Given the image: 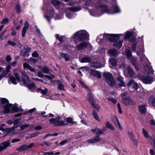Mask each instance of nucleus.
I'll return each instance as SVG.
<instances>
[{
  "label": "nucleus",
  "mask_w": 155,
  "mask_h": 155,
  "mask_svg": "<svg viewBox=\"0 0 155 155\" xmlns=\"http://www.w3.org/2000/svg\"><path fill=\"white\" fill-rule=\"evenodd\" d=\"M81 9V8L79 7H72L67 8V10L73 12H78Z\"/></svg>",
  "instance_id": "28"
},
{
  "label": "nucleus",
  "mask_w": 155,
  "mask_h": 155,
  "mask_svg": "<svg viewBox=\"0 0 155 155\" xmlns=\"http://www.w3.org/2000/svg\"><path fill=\"white\" fill-rule=\"evenodd\" d=\"M106 126L108 128L112 130H115L114 127L108 121L106 122Z\"/></svg>",
  "instance_id": "34"
},
{
  "label": "nucleus",
  "mask_w": 155,
  "mask_h": 155,
  "mask_svg": "<svg viewBox=\"0 0 155 155\" xmlns=\"http://www.w3.org/2000/svg\"><path fill=\"white\" fill-rule=\"evenodd\" d=\"M143 133L144 136L146 138H148L149 136L147 132L145 130L144 128L142 129Z\"/></svg>",
  "instance_id": "50"
},
{
  "label": "nucleus",
  "mask_w": 155,
  "mask_h": 155,
  "mask_svg": "<svg viewBox=\"0 0 155 155\" xmlns=\"http://www.w3.org/2000/svg\"><path fill=\"white\" fill-rule=\"evenodd\" d=\"M81 85L83 87H84L86 89V91H87V88H88L87 87L84 83V82L81 81H79Z\"/></svg>",
  "instance_id": "64"
},
{
  "label": "nucleus",
  "mask_w": 155,
  "mask_h": 155,
  "mask_svg": "<svg viewBox=\"0 0 155 155\" xmlns=\"http://www.w3.org/2000/svg\"><path fill=\"white\" fill-rule=\"evenodd\" d=\"M12 104H6L4 107L5 112L6 113L9 112L10 110V108L12 107Z\"/></svg>",
  "instance_id": "30"
},
{
  "label": "nucleus",
  "mask_w": 155,
  "mask_h": 155,
  "mask_svg": "<svg viewBox=\"0 0 155 155\" xmlns=\"http://www.w3.org/2000/svg\"><path fill=\"white\" fill-rule=\"evenodd\" d=\"M62 118L60 116H58L55 118H52L49 120V122L51 124H54V126H56L66 125L67 124L65 123L64 121L61 120Z\"/></svg>",
  "instance_id": "5"
},
{
  "label": "nucleus",
  "mask_w": 155,
  "mask_h": 155,
  "mask_svg": "<svg viewBox=\"0 0 155 155\" xmlns=\"http://www.w3.org/2000/svg\"><path fill=\"white\" fill-rule=\"evenodd\" d=\"M120 35H122L105 34L104 35L103 37L110 41L114 42V45L118 49H120L122 46L123 41H118L117 39L119 38Z\"/></svg>",
  "instance_id": "1"
},
{
  "label": "nucleus",
  "mask_w": 155,
  "mask_h": 155,
  "mask_svg": "<svg viewBox=\"0 0 155 155\" xmlns=\"http://www.w3.org/2000/svg\"><path fill=\"white\" fill-rule=\"evenodd\" d=\"M23 68L24 69H28V70L32 72H35V71L34 68L30 66L27 63H25L23 64Z\"/></svg>",
  "instance_id": "23"
},
{
  "label": "nucleus",
  "mask_w": 155,
  "mask_h": 155,
  "mask_svg": "<svg viewBox=\"0 0 155 155\" xmlns=\"http://www.w3.org/2000/svg\"><path fill=\"white\" fill-rule=\"evenodd\" d=\"M11 68V66L10 65H8L6 68V70L2 71V76L3 77H5L6 74L9 73L10 71Z\"/></svg>",
  "instance_id": "29"
},
{
  "label": "nucleus",
  "mask_w": 155,
  "mask_h": 155,
  "mask_svg": "<svg viewBox=\"0 0 155 155\" xmlns=\"http://www.w3.org/2000/svg\"><path fill=\"white\" fill-rule=\"evenodd\" d=\"M37 59L35 58H31L30 59H28L27 60V61L28 62H29V61L30 62V63L31 64H32L33 63H35L37 61Z\"/></svg>",
  "instance_id": "42"
},
{
  "label": "nucleus",
  "mask_w": 155,
  "mask_h": 155,
  "mask_svg": "<svg viewBox=\"0 0 155 155\" xmlns=\"http://www.w3.org/2000/svg\"><path fill=\"white\" fill-rule=\"evenodd\" d=\"M96 134L97 135H99L100 136V135L103 134V132L102 131V130H101L99 128H98Z\"/></svg>",
  "instance_id": "54"
},
{
  "label": "nucleus",
  "mask_w": 155,
  "mask_h": 155,
  "mask_svg": "<svg viewBox=\"0 0 155 155\" xmlns=\"http://www.w3.org/2000/svg\"><path fill=\"white\" fill-rule=\"evenodd\" d=\"M20 55L21 56H26L27 57H28L29 55V54H28L27 52L25 50L24 48L21 51L20 53Z\"/></svg>",
  "instance_id": "32"
},
{
  "label": "nucleus",
  "mask_w": 155,
  "mask_h": 155,
  "mask_svg": "<svg viewBox=\"0 0 155 155\" xmlns=\"http://www.w3.org/2000/svg\"><path fill=\"white\" fill-rule=\"evenodd\" d=\"M139 109L140 112L142 114H145L146 111V105L145 104H140L139 106Z\"/></svg>",
  "instance_id": "24"
},
{
  "label": "nucleus",
  "mask_w": 155,
  "mask_h": 155,
  "mask_svg": "<svg viewBox=\"0 0 155 155\" xmlns=\"http://www.w3.org/2000/svg\"><path fill=\"white\" fill-rule=\"evenodd\" d=\"M108 54L110 56H116L118 55V52L114 49H111L107 50Z\"/></svg>",
  "instance_id": "21"
},
{
  "label": "nucleus",
  "mask_w": 155,
  "mask_h": 155,
  "mask_svg": "<svg viewBox=\"0 0 155 155\" xmlns=\"http://www.w3.org/2000/svg\"><path fill=\"white\" fill-rule=\"evenodd\" d=\"M16 10L18 13L19 14L21 12L20 6L19 4H18L16 6Z\"/></svg>",
  "instance_id": "52"
},
{
  "label": "nucleus",
  "mask_w": 155,
  "mask_h": 155,
  "mask_svg": "<svg viewBox=\"0 0 155 155\" xmlns=\"http://www.w3.org/2000/svg\"><path fill=\"white\" fill-rule=\"evenodd\" d=\"M121 95L122 98V103L126 106L128 105L130 101V99L127 96V92H125L124 93H122Z\"/></svg>",
  "instance_id": "7"
},
{
  "label": "nucleus",
  "mask_w": 155,
  "mask_h": 155,
  "mask_svg": "<svg viewBox=\"0 0 155 155\" xmlns=\"http://www.w3.org/2000/svg\"><path fill=\"white\" fill-rule=\"evenodd\" d=\"M127 71L130 76H132L134 74L133 71L129 66L127 67Z\"/></svg>",
  "instance_id": "40"
},
{
  "label": "nucleus",
  "mask_w": 155,
  "mask_h": 155,
  "mask_svg": "<svg viewBox=\"0 0 155 155\" xmlns=\"http://www.w3.org/2000/svg\"><path fill=\"white\" fill-rule=\"evenodd\" d=\"M132 54L131 51L129 50H127L126 52V56L129 59H130V61L132 63L134 67L135 68L138 70V67L137 64L136 63V59L135 58H131Z\"/></svg>",
  "instance_id": "9"
},
{
  "label": "nucleus",
  "mask_w": 155,
  "mask_h": 155,
  "mask_svg": "<svg viewBox=\"0 0 155 155\" xmlns=\"http://www.w3.org/2000/svg\"><path fill=\"white\" fill-rule=\"evenodd\" d=\"M52 3L55 7H56L60 4V2L56 0H53L52 1Z\"/></svg>",
  "instance_id": "46"
},
{
  "label": "nucleus",
  "mask_w": 155,
  "mask_h": 155,
  "mask_svg": "<svg viewBox=\"0 0 155 155\" xmlns=\"http://www.w3.org/2000/svg\"><path fill=\"white\" fill-rule=\"evenodd\" d=\"M19 121V120H16L14 121V126L13 127H12L13 129L14 128H17L18 127Z\"/></svg>",
  "instance_id": "41"
},
{
  "label": "nucleus",
  "mask_w": 155,
  "mask_h": 155,
  "mask_svg": "<svg viewBox=\"0 0 155 155\" xmlns=\"http://www.w3.org/2000/svg\"><path fill=\"white\" fill-rule=\"evenodd\" d=\"M87 99L89 101L91 105H94V99L92 95L90 89L89 88H87Z\"/></svg>",
  "instance_id": "13"
},
{
  "label": "nucleus",
  "mask_w": 155,
  "mask_h": 155,
  "mask_svg": "<svg viewBox=\"0 0 155 155\" xmlns=\"http://www.w3.org/2000/svg\"><path fill=\"white\" fill-rule=\"evenodd\" d=\"M24 48L28 53L31 51V48L28 46H25L24 47Z\"/></svg>",
  "instance_id": "53"
},
{
  "label": "nucleus",
  "mask_w": 155,
  "mask_h": 155,
  "mask_svg": "<svg viewBox=\"0 0 155 155\" xmlns=\"http://www.w3.org/2000/svg\"><path fill=\"white\" fill-rule=\"evenodd\" d=\"M98 9L101 12V14L106 13L109 14H114L120 12V10L117 5H116L114 7V11L113 12L110 10L106 6L99 5Z\"/></svg>",
  "instance_id": "2"
},
{
  "label": "nucleus",
  "mask_w": 155,
  "mask_h": 155,
  "mask_svg": "<svg viewBox=\"0 0 155 155\" xmlns=\"http://www.w3.org/2000/svg\"><path fill=\"white\" fill-rule=\"evenodd\" d=\"M145 74H153L154 71L153 70L150 64V63H148L146 65L145 67Z\"/></svg>",
  "instance_id": "14"
},
{
  "label": "nucleus",
  "mask_w": 155,
  "mask_h": 155,
  "mask_svg": "<svg viewBox=\"0 0 155 155\" xmlns=\"http://www.w3.org/2000/svg\"><path fill=\"white\" fill-rule=\"evenodd\" d=\"M139 79L145 84H150L153 81V78L149 76H139Z\"/></svg>",
  "instance_id": "8"
},
{
  "label": "nucleus",
  "mask_w": 155,
  "mask_h": 155,
  "mask_svg": "<svg viewBox=\"0 0 155 155\" xmlns=\"http://www.w3.org/2000/svg\"><path fill=\"white\" fill-rule=\"evenodd\" d=\"M10 142L9 141H6L0 144V152L10 146Z\"/></svg>",
  "instance_id": "15"
},
{
  "label": "nucleus",
  "mask_w": 155,
  "mask_h": 155,
  "mask_svg": "<svg viewBox=\"0 0 155 155\" xmlns=\"http://www.w3.org/2000/svg\"><path fill=\"white\" fill-rule=\"evenodd\" d=\"M34 145L35 144L34 143H31L28 145L26 144L23 145L17 148L16 150L20 152L25 151L33 147Z\"/></svg>",
  "instance_id": "10"
},
{
  "label": "nucleus",
  "mask_w": 155,
  "mask_h": 155,
  "mask_svg": "<svg viewBox=\"0 0 155 155\" xmlns=\"http://www.w3.org/2000/svg\"><path fill=\"white\" fill-rule=\"evenodd\" d=\"M93 107H94V108L97 110H98L100 108V106L97 104L95 105L94 104V105H91Z\"/></svg>",
  "instance_id": "59"
},
{
  "label": "nucleus",
  "mask_w": 155,
  "mask_h": 155,
  "mask_svg": "<svg viewBox=\"0 0 155 155\" xmlns=\"http://www.w3.org/2000/svg\"><path fill=\"white\" fill-rule=\"evenodd\" d=\"M43 72L45 74H47L49 72V69L48 68L46 67H45L43 68Z\"/></svg>",
  "instance_id": "58"
},
{
  "label": "nucleus",
  "mask_w": 155,
  "mask_h": 155,
  "mask_svg": "<svg viewBox=\"0 0 155 155\" xmlns=\"http://www.w3.org/2000/svg\"><path fill=\"white\" fill-rule=\"evenodd\" d=\"M91 67L96 68H101L103 67V66H101V64L99 62H94L90 64Z\"/></svg>",
  "instance_id": "27"
},
{
  "label": "nucleus",
  "mask_w": 155,
  "mask_h": 155,
  "mask_svg": "<svg viewBox=\"0 0 155 155\" xmlns=\"http://www.w3.org/2000/svg\"><path fill=\"white\" fill-rule=\"evenodd\" d=\"M89 35L85 30H81L76 32L74 35V38H78L81 41L87 39L89 38Z\"/></svg>",
  "instance_id": "4"
},
{
  "label": "nucleus",
  "mask_w": 155,
  "mask_h": 155,
  "mask_svg": "<svg viewBox=\"0 0 155 155\" xmlns=\"http://www.w3.org/2000/svg\"><path fill=\"white\" fill-rule=\"evenodd\" d=\"M129 137L131 141L134 139V136L132 133H130L129 132Z\"/></svg>",
  "instance_id": "55"
},
{
  "label": "nucleus",
  "mask_w": 155,
  "mask_h": 155,
  "mask_svg": "<svg viewBox=\"0 0 155 155\" xmlns=\"http://www.w3.org/2000/svg\"><path fill=\"white\" fill-rule=\"evenodd\" d=\"M54 154V152L53 151L50 152H44L43 155H53Z\"/></svg>",
  "instance_id": "63"
},
{
  "label": "nucleus",
  "mask_w": 155,
  "mask_h": 155,
  "mask_svg": "<svg viewBox=\"0 0 155 155\" xmlns=\"http://www.w3.org/2000/svg\"><path fill=\"white\" fill-rule=\"evenodd\" d=\"M29 28V24L28 22H26L24 24V26L22 30V35L23 37L25 36L26 31Z\"/></svg>",
  "instance_id": "19"
},
{
  "label": "nucleus",
  "mask_w": 155,
  "mask_h": 155,
  "mask_svg": "<svg viewBox=\"0 0 155 155\" xmlns=\"http://www.w3.org/2000/svg\"><path fill=\"white\" fill-rule=\"evenodd\" d=\"M109 61L113 66H116L117 65V62L115 59L113 58H110L109 59Z\"/></svg>",
  "instance_id": "31"
},
{
  "label": "nucleus",
  "mask_w": 155,
  "mask_h": 155,
  "mask_svg": "<svg viewBox=\"0 0 155 155\" xmlns=\"http://www.w3.org/2000/svg\"><path fill=\"white\" fill-rule=\"evenodd\" d=\"M12 109L15 112L22 111H23L22 109L15 106L13 107Z\"/></svg>",
  "instance_id": "39"
},
{
  "label": "nucleus",
  "mask_w": 155,
  "mask_h": 155,
  "mask_svg": "<svg viewBox=\"0 0 155 155\" xmlns=\"http://www.w3.org/2000/svg\"><path fill=\"white\" fill-rule=\"evenodd\" d=\"M58 88L60 90L63 91L65 90L64 85L61 83L58 84Z\"/></svg>",
  "instance_id": "48"
},
{
  "label": "nucleus",
  "mask_w": 155,
  "mask_h": 155,
  "mask_svg": "<svg viewBox=\"0 0 155 155\" xmlns=\"http://www.w3.org/2000/svg\"><path fill=\"white\" fill-rule=\"evenodd\" d=\"M149 99L151 102L153 106H155V95L150 96Z\"/></svg>",
  "instance_id": "33"
},
{
  "label": "nucleus",
  "mask_w": 155,
  "mask_h": 155,
  "mask_svg": "<svg viewBox=\"0 0 155 155\" xmlns=\"http://www.w3.org/2000/svg\"><path fill=\"white\" fill-rule=\"evenodd\" d=\"M39 134V133L38 132H36L35 133H33L31 134H28V136H30V137L31 138H32L34 137H35L37 136Z\"/></svg>",
  "instance_id": "47"
},
{
  "label": "nucleus",
  "mask_w": 155,
  "mask_h": 155,
  "mask_svg": "<svg viewBox=\"0 0 155 155\" xmlns=\"http://www.w3.org/2000/svg\"><path fill=\"white\" fill-rule=\"evenodd\" d=\"M7 43L9 45L12 46H15L16 45V44L15 42L12 41L8 40V41Z\"/></svg>",
  "instance_id": "51"
},
{
  "label": "nucleus",
  "mask_w": 155,
  "mask_h": 155,
  "mask_svg": "<svg viewBox=\"0 0 155 155\" xmlns=\"http://www.w3.org/2000/svg\"><path fill=\"white\" fill-rule=\"evenodd\" d=\"M101 138L99 135H96L94 139H89L87 140V142L89 143H94L99 142L100 141Z\"/></svg>",
  "instance_id": "20"
},
{
  "label": "nucleus",
  "mask_w": 155,
  "mask_h": 155,
  "mask_svg": "<svg viewBox=\"0 0 155 155\" xmlns=\"http://www.w3.org/2000/svg\"><path fill=\"white\" fill-rule=\"evenodd\" d=\"M66 120L67 122L71 124H74L76 123V122L73 121L71 117L67 118L66 119Z\"/></svg>",
  "instance_id": "43"
},
{
  "label": "nucleus",
  "mask_w": 155,
  "mask_h": 155,
  "mask_svg": "<svg viewBox=\"0 0 155 155\" xmlns=\"http://www.w3.org/2000/svg\"><path fill=\"white\" fill-rule=\"evenodd\" d=\"M38 76L40 78H43L45 77L44 74L40 71L38 72Z\"/></svg>",
  "instance_id": "62"
},
{
  "label": "nucleus",
  "mask_w": 155,
  "mask_h": 155,
  "mask_svg": "<svg viewBox=\"0 0 155 155\" xmlns=\"http://www.w3.org/2000/svg\"><path fill=\"white\" fill-rule=\"evenodd\" d=\"M88 45L87 43L85 42H83L77 44L76 47L77 49L80 50L87 48Z\"/></svg>",
  "instance_id": "17"
},
{
  "label": "nucleus",
  "mask_w": 155,
  "mask_h": 155,
  "mask_svg": "<svg viewBox=\"0 0 155 155\" xmlns=\"http://www.w3.org/2000/svg\"><path fill=\"white\" fill-rule=\"evenodd\" d=\"M89 13L91 15L94 16H98L101 15V14L100 15L97 14V13H95V11L93 10H89Z\"/></svg>",
  "instance_id": "45"
},
{
  "label": "nucleus",
  "mask_w": 155,
  "mask_h": 155,
  "mask_svg": "<svg viewBox=\"0 0 155 155\" xmlns=\"http://www.w3.org/2000/svg\"><path fill=\"white\" fill-rule=\"evenodd\" d=\"M127 85L130 88H132L134 90L137 89L138 87L137 84L133 80H130L128 82Z\"/></svg>",
  "instance_id": "16"
},
{
  "label": "nucleus",
  "mask_w": 155,
  "mask_h": 155,
  "mask_svg": "<svg viewBox=\"0 0 155 155\" xmlns=\"http://www.w3.org/2000/svg\"><path fill=\"white\" fill-rule=\"evenodd\" d=\"M21 73L22 75L21 79L23 83L25 85H27L28 83L30 82L29 78L25 72L21 71Z\"/></svg>",
  "instance_id": "11"
},
{
  "label": "nucleus",
  "mask_w": 155,
  "mask_h": 155,
  "mask_svg": "<svg viewBox=\"0 0 155 155\" xmlns=\"http://www.w3.org/2000/svg\"><path fill=\"white\" fill-rule=\"evenodd\" d=\"M91 61V58L88 56L84 57L80 61L82 63H89Z\"/></svg>",
  "instance_id": "26"
},
{
  "label": "nucleus",
  "mask_w": 155,
  "mask_h": 155,
  "mask_svg": "<svg viewBox=\"0 0 155 155\" xmlns=\"http://www.w3.org/2000/svg\"><path fill=\"white\" fill-rule=\"evenodd\" d=\"M92 114L94 118L96 120L98 121L99 122H100V120L99 117L98 116V114L94 110H92Z\"/></svg>",
  "instance_id": "35"
},
{
  "label": "nucleus",
  "mask_w": 155,
  "mask_h": 155,
  "mask_svg": "<svg viewBox=\"0 0 155 155\" xmlns=\"http://www.w3.org/2000/svg\"><path fill=\"white\" fill-rule=\"evenodd\" d=\"M117 79L118 81V84L120 87L125 86V83L123 81V78L120 75L118 76Z\"/></svg>",
  "instance_id": "22"
},
{
  "label": "nucleus",
  "mask_w": 155,
  "mask_h": 155,
  "mask_svg": "<svg viewBox=\"0 0 155 155\" xmlns=\"http://www.w3.org/2000/svg\"><path fill=\"white\" fill-rule=\"evenodd\" d=\"M14 72L15 73L14 76L15 78L14 77L11 75L9 76V79L13 84H17L16 81H17L18 82H20L21 81V79L18 74V70L17 69H14Z\"/></svg>",
  "instance_id": "6"
},
{
  "label": "nucleus",
  "mask_w": 155,
  "mask_h": 155,
  "mask_svg": "<svg viewBox=\"0 0 155 155\" xmlns=\"http://www.w3.org/2000/svg\"><path fill=\"white\" fill-rule=\"evenodd\" d=\"M103 75L105 78V81L109 86L113 87L116 85V82L110 73L109 72L104 73Z\"/></svg>",
  "instance_id": "3"
},
{
  "label": "nucleus",
  "mask_w": 155,
  "mask_h": 155,
  "mask_svg": "<svg viewBox=\"0 0 155 155\" xmlns=\"http://www.w3.org/2000/svg\"><path fill=\"white\" fill-rule=\"evenodd\" d=\"M60 58H64L66 61H69L71 57L70 56L67 54H64L63 52H61L60 54Z\"/></svg>",
  "instance_id": "25"
},
{
  "label": "nucleus",
  "mask_w": 155,
  "mask_h": 155,
  "mask_svg": "<svg viewBox=\"0 0 155 155\" xmlns=\"http://www.w3.org/2000/svg\"><path fill=\"white\" fill-rule=\"evenodd\" d=\"M117 106L118 109V110L119 113L120 114H121L122 113V111L121 110V108L120 107V104L119 103H117Z\"/></svg>",
  "instance_id": "60"
},
{
  "label": "nucleus",
  "mask_w": 155,
  "mask_h": 155,
  "mask_svg": "<svg viewBox=\"0 0 155 155\" xmlns=\"http://www.w3.org/2000/svg\"><path fill=\"white\" fill-rule=\"evenodd\" d=\"M8 18H6L4 19L2 21V24H5L8 22Z\"/></svg>",
  "instance_id": "56"
},
{
  "label": "nucleus",
  "mask_w": 155,
  "mask_h": 155,
  "mask_svg": "<svg viewBox=\"0 0 155 155\" xmlns=\"http://www.w3.org/2000/svg\"><path fill=\"white\" fill-rule=\"evenodd\" d=\"M108 99L109 101H110L114 104L116 103V100L114 98H108Z\"/></svg>",
  "instance_id": "61"
},
{
  "label": "nucleus",
  "mask_w": 155,
  "mask_h": 155,
  "mask_svg": "<svg viewBox=\"0 0 155 155\" xmlns=\"http://www.w3.org/2000/svg\"><path fill=\"white\" fill-rule=\"evenodd\" d=\"M64 38L63 36L60 37L58 34H57L56 35V38L60 42H61L63 41V39Z\"/></svg>",
  "instance_id": "44"
},
{
  "label": "nucleus",
  "mask_w": 155,
  "mask_h": 155,
  "mask_svg": "<svg viewBox=\"0 0 155 155\" xmlns=\"http://www.w3.org/2000/svg\"><path fill=\"white\" fill-rule=\"evenodd\" d=\"M8 100L5 98H0V103L2 104H8Z\"/></svg>",
  "instance_id": "37"
},
{
  "label": "nucleus",
  "mask_w": 155,
  "mask_h": 155,
  "mask_svg": "<svg viewBox=\"0 0 155 155\" xmlns=\"http://www.w3.org/2000/svg\"><path fill=\"white\" fill-rule=\"evenodd\" d=\"M133 35V33L132 32H127L124 36V38L125 39L129 38L131 37Z\"/></svg>",
  "instance_id": "36"
},
{
  "label": "nucleus",
  "mask_w": 155,
  "mask_h": 155,
  "mask_svg": "<svg viewBox=\"0 0 155 155\" xmlns=\"http://www.w3.org/2000/svg\"><path fill=\"white\" fill-rule=\"evenodd\" d=\"M113 122L116 127L119 130H122L123 128L119 122V120L116 116L113 117Z\"/></svg>",
  "instance_id": "12"
},
{
  "label": "nucleus",
  "mask_w": 155,
  "mask_h": 155,
  "mask_svg": "<svg viewBox=\"0 0 155 155\" xmlns=\"http://www.w3.org/2000/svg\"><path fill=\"white\" fill-rule=\"evenodd\" d=\"M29 124H25L21 126L20 128L21 130H23L25 128L29 127Z\"/></svg>",
  "instance_id": "49"
},
{
  "label": "nucleus",
  "mask_w": 155,
  "mask_h": 155,
  "mask_svg": "<svg viewBox=\"0 0 155 155\" xmlns=\"http://www.w3.org/2000/svg\"><path fill=\"white\" fill-rule=\"evenodd\" d=\"M25 85L27 86L30 89H34L35 87V85L33 83H32L31 84H29V83H28V84Z\"/></svg>",
  "instance_id": "38"
},
{
  "label": "nucleus",
  "mask_w": 155,
  "mask_h": 155,
  "mask_svg": "<svg viewBox=\"0 0 155 155\" xmlns=\"http://www.w3.org/2000/svg\"><path fill=\"white\" fill-rule=\"evenodd\" d=\"M32 56L35 58H37L38 56V54L37 51H35L32 54Z\"/></svg>",
  "instance_id": "57"
},
{
  "label": "nucleus",
  "mask_w": 155,
  "mask_h": 155,
  "mask_svg": "<svg viewBox=\"0 0 155 155\" xmlns=\"http://www.w3.org/2000/svg\"><path fill=\"white\" fill-rule=\"evenodd\" d=\"M90 71L91 75H92L98 78H101V73L99 71H98L96 70H93L92 69H90Z\"/></svg>",
  "instance_id": "18"
}]
</instances>
